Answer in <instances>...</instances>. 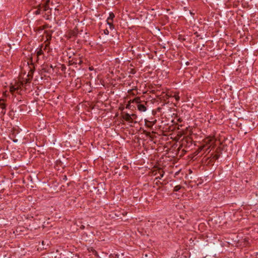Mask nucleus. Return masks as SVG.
Returning <instances> with one entry per match:
<instances>
[{"label": "nucleus", "instance_id": "nucleus-1", "mask_svg": "<svg viewBox=\"0 0 258 258\" xmlns=\"http://www.w3.org/2000/svg\"><path fill=\"white\" fill-rule=\"evenodd\" d=\"M41 9H42L43 11H44V12H47V17H45L46 19H49V16L50 15H51V9L49 8V5H47V4H44V5H41Z\"/></svg>", "mask_w": 258, "mask_h": 258}, {"label": "nucleus", "instance_id": "nucleus-2", "mask_svg": "<svg viewBox=\"0 0 258 258\" xmlns=\"http://www.w3.org/2000/svg\"><path fill=\"white\" fill-rule=\"evenodd\" d=\"M0 108L2 109L1 113L3 115H5L6 114V104L5 103V100L4 99L0 100Z\"/></svg>", "mask_w": 258, "mask_h": 258}, {"label": "nucleus", "instance_id": "nucleus-3", "mask_svg": "<svg viewBox=\"0 0 258 258\" xmlns=\"http://www.w3.org/2000/svg\"><path fill=\"white\" fill-rule=\"evenodd\" d=\"M122 116V118L123 119H124L125 120H126V121H128L130 123H133L134 122L133 121V118H132V116L127 113L123 114Z\"/></svg>", "mask_w": 258, "mask_h": 258}, {"label": "nucleus", "instance_id": "nucleus-4", "mask_svg": "<svg viewBox=\"0 0 258 258\" xmlns=\"http://www.w3.org/2000/svg\"><path fill=\"white\" fill-rule=\"evenodd\" d=\"M72 62V64H78L79 65H81L83 63V61L80 59V58H74L72 59L71 61Z\"/></svg>", "mask_w": 258, "mask_h": 258}, {"label": "nucleus", "instance_id": "nucleus-5", "mask_svg": "<svg viewBox=\"0 0 258 258\" xmlns=\"http://www.w3.org/2000/svg\"><path fill=\"white\" fill-rule=\"evenodd\" d=\"M36 8L37 9L36 10H35L33 12V14L35 15H39L41 14V12L42 11L41 9V4H39L37 7Z\"/></svg>", "mask_w": 258, "mask_h": 258}, {"label": "nucleus", "instance_id": "nucleus-6", "mask_svg": "<svg viewBox=\"0 0 258 258\" xmlns=\"http://www.w3.org/2000/svg\"><path fill=\"white\" fill-rule=\"evenodd\" d=\"M49 39H47V40L45 41V46H44V47H43L42 48V49L43 50H46L47 48V47H49V45H50V42L49 41V40H50L51 39V34H50L49 35Z\"/></svg>", "mask_w": 258, "mask_h": 258}, {"label": "nucleus", "instance_id": "nucleus-7", "mask_svg": "<svg viewBox=\"0 0 258 258\" xmlns=\"http://www.w3.org/2000/svg\"><path fill=\"white\" fill-rule=\"evenodd\" d=\"M137 107H138V109L140 111L144 112L147 109L146 107L145 106V104H144L139 103V104H138Z\"/></svg>", "mask_w": 258, "mask_h": 258}, {"label": "nucleus", "instance_id": "nucleus-8", "mask_svg": "<svg viewBox=\"0 0 258 258\" xmlns=\"http://www.w3.org/2000/svg\"><path fill=\"white\" fill-rule=\"evenodd\" d=\"M169 97H173L175 98L176 102H178L180 100L179 93H175L173 95L172 94L169 95Z\"/></svg>", "mask_w": 258, "mask_h": 258}, {"label": "nucleus", "instance_id": "nucleus-9", "mask_svg": "<svg viewBox=\"0 0 258 258\" xmlns=\"http://www.w3.org/2000/svg\"><path fill=\"white\" fill-rule=\"evenodd\" d=\"M10 137L13 140V141L14 143H17L18 142V140L16 138V134H15L14 132H13V133L10 134Z\"/></svg>", "mask_w": 258, "mask_h": 258}, {"label": "nucleus", "instance_id": "nucleus-10", "mask_svg": "<svg viewBox=\"0 0 258 258\" xmlns=\"http://www.w3.org/2000/svg\"><path fill=\"white\" fill-rule=\"evenodd\" d=\"M19 89L18 87H16L15 86H11L10 87V91L13 94L16 91L18 92Z\"/></svg>", "mask_w": 258, "mask_h": 258}, {"label": "nucleus", "instance_id": "nucleus-11", "mask_svg": "<svg viewBox=\"0 0 258 258\" xmlns=\"http://www.w3.org/2000/svg\"><path fill=\"white\" fill-rule=\"evenodd\" d=\"M115 17V15L113 12H110L109 14V17L107 18L106 21H113V19Z\"/></svg>", "mask_w": 258, "mask_h": 258}, {"label": "nucleus", "instance_id": "nucleus-12", "mask_svg": "<svg viewBox=\"0 0 258 258\" xmlns=\"http://www.w3.org/2000/svg\"><path fill=\"white\" fill-rule=\"evenodd\" d=\"M43 47V45L41 44L40 49L37 50L36 52L37 57L43 54V50L42 49Z\"/></svg>", "mask_w": 258, "mask_h": 258}, {"label": "nucleus", "instance_id": "nucleus-13", "mask_svg": "<svg viewBox=\"0 0 258 258\" xmlns=\"http://www.w3.org/2000/svg\"><path fill=\"white\" fill-rule=\"evenodd\" d=\"M70 38H76L77 36L78 33L75 30H73L70 33Z\"/></svg>", "mask_w": 258, "mask_h": 258}, {"label": "nucleus", "instance_id": "nucleus-14", "mask_svg": "<svg viewBox=\"0 0 258 258\" xmlns=\"http://www.w3.org/2000/svg\"><path fill=\"white\" fill-rule=\"evenodd\" d=\"M106 22H107V24L109 26L110 29L113 30L114 29V26L113 23V21H106Z\"/></svg>", "mask_w": 258, "mask_h": 258}, {"label": "nucleus", "instance_id": "nucleus-15", "mask_svg": "<svg viewBox=\"0 0 258 258\" xmlns=\"http://www.w3.org/2000/svg\"><path fill=\"white\" fill-rule=\"evenodd\" d=\"M110 258H122V256H120L119 255L114 253H112L109 255Z\"/></svg>", "mask_w": 258, "mask_h": 258}, {"label": "nucleus", "instance_id": "nucleus-16", "mask_svg": "<svg viewBox=\"0 0 258 258\" xmlns=\"http://www.w3.org/2000/svg\"><path fill=\"white\" fill-rule=\"evenodd\" d=\"M158 173L159 174L160 176H159L157 178L161 179L164 176V172L163 170L159 169L158 171Z\"/></svg>", "mask_w": 258, "mask_h": 258}, {"label": "nucleus", "instance_id": "nucleus-17", "mask_svg": "<svg viewBox=\"0 0 258 258\" xmlns=\"http://www.w3.org/2000/svg\"><path fill=\"white\" fill-rule=\"evenodd\" d=\"M133 102H135L138 104L141 103L140 98L139 97H136L135 99H133Z\"/></svg>", "mask_w": 258, "mask_h": 258}, {"label": "nucleus", "instance_id": "nucleus-18", "mask_svg": "<svg viewBox=\"0 0 258 258\" xmlns=\"http://www.w3.org/2000/svg\"><path fill=\"white\" fill-rule=\"evenodd\" d=\"M181 188V186L180 185H177L176 186H175L174 187V191H179Z\"/></svg>", "mask_w": 258, "mask_h": 258}, {"label": "nucleus", "instance_id": "nucleus-19", "mask_svg": "<svg viewBox=\"0 0 258 258\" xmlns=\"http://www.w3.org/2000/svg\"><path fill=\"white\" fill-rule=\"evenodd\" d=\"M104 33L105 34V35H108L109 33V30L107 29H106L104 30Z\"/></svg>", "mask_w": 258, "mask_h": 258}, {"label": "nucleus", "instance_id": "nucleus-20", "mask_svg": "<svg viewBox=\"0 0 258 258\" xmlns=\"http://www.w3.org/2000/svg\"><path fill=\"white\" fill-rule=\"evenodd\" d=\"M131 115L132 116V118H133V120L134 119L136 118V117H137V115H136V114H131Z\"/></svg>", "mask_w": 258, "mask_h": 258}, {"label": "nucleus", "instance_id": "nucleus-21", "mask_svg": "<svg viewBox=\"0 0 258 258\" xmlns=\"http://www.w3.org/2000/svg\"><path fill=\"white\" fill-rule=\"evenodd\" d=\"M50 27L48 26V24L45 25L43 26V29L49 28Z\"/></svg>", "mask_w": 258, "mask_h": 258}, {"label": "nucleus", "instance_id": "nucleus-22", "mask_svg": "<svg viewBox=\"0 0 258 258\" xmlns=\"http://www.w3.org/2000/svg\"><path fill=\"white\" fill-rule=\"evenodd\" d=\"M80 229H84V228H85V226H84L83 225H82V224H81V225L80 226Z\"/></svg>", "mask_w": 258, "mask_h": 258}, {"label": "nucleus", "instance_id": "nucleus-23", "mask_svg": "<svg viewBox=\"0 0 258 258\" xmlns=\"http://www.w3.org/2000/svg\"><path fill=\"white\" fill-rule=\"evenodd\" d=\"M219 157V155H216L214 156V158H215L216 159H218Z\"/></svg>", "mask_w": 258, "mask_h": 258}, {"label": "nucleus", "instance_id": "nucleus-24", "mask_svg": "<svg viewBox=\"0 0 258 258\" xmlns=\"http://www.w3.org/2000/svg\"><path fill=\"white\" fill-rule=\"evenodd\" d=\"M63 180H67V176H66V175H64V176H63Z\"/></svg>", "mask_w": 258, "mask_h": 258}, {"label": "nucleus", "instance_id": "nucleus-25", "mask_svg": "<svg viewBox=\"0 0 258 258\" xmlns=\"http://www.w3.org/2000/svg\"><path fill=\"white\" fill-rule=\"evenodd\" d=\"M49 2H50V0H47L44 4H47V5H49Z\"/></svg>", "mask_w": 258, "mask_h": 258}, {"label": "nucleus", "instance_id": "nucleus-26", "mask_svg": "<svg viewBox=\"0 0 258 258\" xmlns=\"http://www.w3.org/2000/svg\"><path fill=\"white\" fill-rule=\"evenodd\" d=\"M254 128V124H253L252 127H249V129L250 130H252Z\"/></svg>", "mask_w": 258, "mask_h": 258}, {"label": "nucleus", "instance_id": "nucleus-27", "mask_svg": "<svg viewBox=\"0 0 258 258\" xmlns=\"http://www.w3.org/2000/svg\"><path fill=\"white\" fill-rule=\"evenodd\" d=\"M195 241H196V242H198V240H197V238L196 237H194L193 239V242H194Z\"/></svg>", "mask_w": 258, "mask_h": 258}, {"label": "nucleus", "instance_id": "nucleus-28", "mask_svg": "<svg viewBox=\"0 0 258 258\" xmlns=\"http://www.w3.org/2000/svg\"><path fill=\"white\" fill-rule=\"evenodd\" d=\"M94 252H95V255H97V252H96V251H94Z\"/></svg>", "mask_w": 258, "mask_h": 258}, {"label": "nucleus", "instance_id": "nucleus-29", "mask_svg": "<svg viewBox=\"0 0 258 258\" xmlns=\"http://www.w3.org/2000/svg\"><path fill=\"white\" fill-rule=\"evenodd\" d=\"M96 258H101V257H100V256H99L98 255H96Z\"/></svg>", "mask_w": 258, "mask_h": 258}, {"label": "nucleus", "instance_id": "nucleus-30", "mask_svg": "<svg viewBox=\"0 0 258 258\" xmlns=\"http://www.w3.org/2000/svg\"><path fill=\"white\" fill-rule=\"evenodd\" d=\"M192 240V238H191V237H190V238H189V241H190V240Z\"/></svg>", "mask_w": 258, "mask_h": 258}, {"label": "nucleus", "instance_id": "nucleus-31", "mask_svg": "<svg viewBox=\"0 0 258 258\" xmlns=\"http://www.w3.org/2000/svg\"><path fill=\"white\" fill-rule=\"evenodd\" d=\"M243 242H248L247 240H246L245 239H244V241Z\"/></svg>", "mask_w": 258, "mask_h": 258}, {"label": "nucleus", "instance_id": "nucleus-32", "mask_svg": "<svg viewBox=\"0 0 258 258\" xmlns=\"http://www.w3.org/2000/svg\"><path fill=\"white\" fill-rule=\"evenodd\" d=\"M50 68H53V67H52V66L51 64L50 65Z\"/></svg>", "mask_w": 258, "mask_h": 258}]
</instances>
